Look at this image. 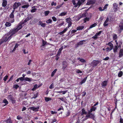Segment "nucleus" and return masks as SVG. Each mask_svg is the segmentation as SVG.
<instances>
[{
    "mask_svg": "<svg viewBox=\"0 0 123 123\" xmlns=\"http://www.w3.org/2000/svg\"><path fill=\"white\" fill-rule=\"evenodd\" d=\"M91 112L88 111L87 114L86 115L84 121L86 120L88 118L94 119L95 116L94 114L91 113Z\"/></svg>",
    "mask_w": 123,
    "mask_h": 123,
    "instance_id": "f257e3e1",
    "label": "nucleus"
},
{
    "mask_svg": "<svg viewBox=\"0 0 123 123\" xmlns=\"http://www.w3.org/2000/svg\"><path fill=\"white\" fill-rule=\"evenodd\" d=\"M18 31L15 28L10 30L8 34L9 35H10V36L8 37V38L9 39V38H11L12 36L17 33Z\"/></svg>",
    "mask_w": 123,
    "mask_h": 123,
    "instance_id": "f03ea898",
    "label": "nucleus"
},
{
    "mask_svg": "<svg viewBox=\"0 0 123 123\" xmlns=\"http://www.w3.org/2000/svg\"><path fill=\"white\" fill-rule=\"evenodd\" d=\"M106 44L108 45L109 47H108L107 48L105 49V50L107 51H110L113 48V45L111 42H109L108 43H106Z\"/></svg>",
    "mask_w": 123,
    "mask_h": 123,
    "instance_id": "7ed1b4c3",
    "label": "nucleus"
},
{
    "mask_svg": "<svg viewBox=\"0 0 123 123\" xmlns=\"http://www.w3.org/2000/svg\"><path fill=\"white\" fill-rule=\"evenodd\" d=\"M15 11L14 10L12 12L10 16V18L9 19V21L11 23L13 22L14 21V15L13 13Z\"/></svg>",
    "mask_w": 123,
    "mask_h": 123,
    "instance_id": "20e7f679",
    "label": "nucleus"
},
{
    "mask_svg": "<svg viewBox=\"0 0 123 123\" xmlns=\"http://www.w3.org/2000/svg\"><path fill=\"white\" fill-rule=\"evenodd\" d=\"M23 24H24L22 23L21 21L18 24L16 28H15L18 31L22 28L23 26L22 25Z\"/></svg>",
    "mask_w": 123,
    "mask_h": 123,
    "instance_id": "39448f33",
    "label": "nucleus"
},
{
    "mask_svg": "<svg viewBox=\"0 0 123 123\" xmlns=\"http://www.w3.org/2000/svg\"><path fill=\"white\" fill-rule=\"evenodd\" d=\"M117 29L118 31V32L120 33L123 30V25H120L118 26L117 27Z\"/></svg>",
    "mask_w": 123,
    "mask_h": 123,
    "instance_id": "423d86ee",
    "label": "nucleus"
},
{
    "mask_svg": "<svg viewBox=\"0 0 123 123\" xmlns=\"http://www.w3.org/2000/svg\"><path fill=\"white\" fill-rule=\"evenodd\" d=\"M66 20V22L68 24V27H70L72 24V20L71 18H67Z\"/></svg>",
    "mask_w": 123,
    "mask_h": 123,
    "instance_id": "0eeeda50",
    "label": "nucleus"
},
{
    "mask_svg": "<svg viewBox=\"0 0 123 123\" xmlns=\"http://www.w3.org/2000/svg\"><path fill=\"white\" fill-rule=\"evenodd\" d=\"M21 4L20 2H15L13 6V10H15Z\"/></svg>",
    "mask_w": 123,
    "mask_h": 123,
    "instance_id": "6e6552de",
    "label": "nucleus"
},
{
    "mask_svg": "<svg viewBox=\"0 0 123 123\" xmlns=\"http://www.w3.org/2000/svg\"><path fill=\"white\" fill-rule=\"evenodd\" d=\"M113 9L115 12L117 11L118 9V5L116 3L113 4Z\"/></svg>",
    "mask_w": 123,
    "mask_h": 123,
    "instance_id": "1a4fd4ad",
    "label": "nucleus"
},
{
    "mask_svg": "<svg viewBox=\"0 0 123 123\" xmlns=\"http://www.w3.org/2000/svg\"><path fill=\"white\" fill-rule=\"evenodd\" d=\"M110 21V20H109L108 17H107L103 24L104 26H107Z\"/></svg>",
    "mask_w": 123,
    "mask_h": 123,
    "instance_id": "9d476101",
    "label": "nucleus"
},
{
    "mask_svg": "<svg viewBox=\"0 0 123 123\" xmlns=\"http://www.w3.org/2000/svg\"><path fill=\"white\" fill-rule=\"evenodd\" d=\"M95 1L94 0H88L86 4L87 5H89L94 3Z\"/></svg>",
    "mask_w": 123,
    "mask_h": 123,
    "instance_id": "9b49d317",
    "label": "nucleus"
},
{
    "mask_svg": "<svg viewBox=\"0 0 123 123\" xmlns=\"http://www.w3.org/2000/svg\"><path fill=\"white\" fill-rule=\"evenodd\" d=\"M31 110H32L33 111H38L39 107H31L29 108Z\"/></svg>",
    "mask_w": 123,
    "mask_h": 123,
    "instance_id": "f8f14e48",
    "label": "nucleus"
},
{
    "mask_svg": "<svg viewBox=\"0 0 123 123\" xmlns=\"http://www.w3.org/2000/svg\"><path fill=\"white\" fill-rule=\"evenodd\" d=\"M86 40H83L80 41L79 42L77 43V45L78 46V47L80 45L83 44H84L85 42H86Z\"/></svg>",
    "mask_w": 123,
    "mask_h": 123,
    "instance_id": "ddd939ff",
    "label": "nucleus"
},
{
    "mask_svg": "<svg viewBox=\"0 0 123 123\" xmlns=\"http://www.w3.org/2000/svg\"><path fill=\"white\" fill-rule=\"evenodd\" d=\"M99 63V61H98L94 60L92 62L93 65L95 66H96Z\"/></svg>",
    "mask_w": 123,
    "mask_h": 123,
    "instance_id": "4468645a",
    "label": "nucleus"
},
{
    "mask_svg": "<svg viewBox=\"0 0 123 123\" xmlns=\"http://www.w3.org/2000/svg\"><path fill=\"white\" fill-rule=\"evenodd\" d=\"M11 39V38H9V39L8 38V37L7 38L6 37H3L1 40V41L2 43H3L4 42H6L8 40H10Z\"/></svg>",
    "mask_w": 123,
    "mask_h": 123,
    "instance_id": "2eb2a0df",
    "label": "nucleus"
},
{
    "mask_svg": "<svg viewBox=\"0 0 123 123\" xmlns=\"http://www.w3.org/2000/svg\"><path fill=\"white\" fill-rule=\"evenodd\" d=\"M63 66L62 69L64 70L67 66V65L66 62L65 61L63 62H62Z\"/></svg>",
    "mask_w": 123,
    "mask_h": 123,
    "instance_id": "dca6fc26",
    "label": "nucleus"
},
{
    "mask_svg": "<svg viewBox=\"0 0 123 123\" xmlns=\"http://www.w3.org/2000/svg\"><path fill=\"white\" fill-rule=\"evenodd\" d=\"M72 2L73 3L74 5V7H77L78 6H79V4H78V2L76 3L75 2V0H72Z\"/></svg>",
    "mask_w": 123,
    "mask_h": 123,
    "instance_id": "f3484780",
    "label": "nucleus"
},
{
    "mask_svg": "<svg viewBox=\"0 0 123 123\" xmlns=\"http://www.w3.org/2000/svg\"><path fill=\"white\" fill-rule=\"evenodd\" d=\"M63 49V47H62L58 50L57 56H60Z\"/></svg>",
    "mask_w": 123,
    "mask_h": 123,
    "instance_id": "a211bd4d",
    "label": "nucleus"
},
{
    "mask_svg": "<svg viewBox=\"0 0 123 123\" xmlns=\"http://www.w3.org/2000/svg\"><path fill=\"white\" fill-rule=\"evenodd\" d=\"M107 81H103L101 83V85L103 87H105L107 85Z\"/></svg>",
    "mask_w": 123,
    "mask_h": 123,
    "instance_id": "6ab92c4d",
    "label": "nucleus"
},
{
    "mask_svg": "<svg viewBox=\"0 0 123 123\" xmlns=\"http://www.w3.org/2000/svg\"><path fill=\"white\" fill-rule=\"evenodd\" d=\"M85 1V0H79L78 1V4L79 6H80L81 5L83 4Z\"/></svg>",
    "mask_w": 123,
    "mask_h": 123,
    "instance_id": "aec40b11",
    "label": "nucleus"
},
{
    "mask_svg": "<svg viewBox=\"0 0 123 123\" xmlns=\"http://www.w3.org/2000/svg\"><path fill=\"white\" fill-rule=\"evenodd\" d=\"M25 81L30 82L32 80L31 78H29L27 77H26L25 78Z\"/></svg>",
    "mask_w": 123,
    "mask_h": 123,
    "instance_id": "412c9836",
    "label": "nucleus"
},
{
    "mask_svg": "<svg viewBox=\"0 0 123 123\" xmlns=\"http://www.w3.org/2000/svg\"><path fill=\"white\" fill-rule=\"evenodd\" d=\"M82 114L81 115L82 116L83 114H86L87 112L85 111V110L84 108H83L82 110Z\"/></svg>",
    "mask_w": 123,
    "mask_h": 123,
    "instance_id": "4be33fe9",
    "label": "nucleus"
},
{
    "mask_svg": "<svg viewBox=\"0 0 123 123\" xmlns=\"http://www.w3.org/2000/svg\"><path fill=\"white\" fill-rule=\"evenodd\" d=\"M8 98H9L10 99V100L11 101L12 103H15V100L13 99V98L11 96H8Z\"/></svg>",
    "mask_w": 123,
    "mask_h": 123,
    "instance_id": "5701e85b",
    "label": "nucleus"
},
{
    "mask_svg": "<svg viewBox=\"0 0 123 123\" xmlns=\"http://www.w3.org/2000/svg\"><path fill=\"white\" fill-rule=\"evenodd\" d=\"M123 55V50L121 49L119 51V57H120Z\"/></svg>",
    "mask_w": 123,
    "mask_h": 123,
    "instance_id": "b1692460",
    "label": "nucleus"
},
{
    "mask_svg": "<svg viewBox=\"0 0 123 123\" xmlns=\"http://www.w3.org/2000/svg\"><path fill=\"white\" fill-rule=\"evenodd\" d=\"M7 1L6 0H3L2 6L3 7L6 6L7 5Z\"/></svg>",
    "mask_w": 123,
    "mask_h": 123,
    "instance_id": "393cba45",
    "label": "nucleus"
},
{
    "mask_svg": "<svg viewBox=\"0 0 123 123\" xmlns=\"http://www.w3.org/2000/svg\"><path fill=\"white\" fill-rule=\"evenodd\" d=\"M35 6H33L32 7V9L31 11V12L33 13L36 12V10H37V9L36 8H35Z\"/></svg>",
    "mask_w": 123,
    "mask_h": 123,
    "instance_id": "a878e982",
    "label": "nucleus"
},
{
    "mask_svg": "<svg viewBox=\"0 0 123 123\" xmlns=\"http://www.w3.org/2000/svg\"><path fill=\"white\" fill-rule=\"evenodd\" d=\"M96 109V107H92L91 108L90 110L88 111H89V112H92V111H95Z\"/></svg>",
    "mask_w": 123,
    "mask_h": 123,
    "instance_id": "bb28decb",
    "label": "nucleus"
},
{
    "mask_svg": "<svg viewBox=\"0 0 123 123\" xmlns=\"http://www.w3.org/2000/svg\"><path fill=\"white\" fill-rule=\"evenodd\" d=\"M29 4L28 3H26V5H24L22 7V8H27L29 6Z\"/></svg>",
    "mask_w": 123,
    "mask_h": 123,
    "instance_id": "cd10ccee",
    "label": "nucleus"
},
{
    "mask_svg": "<svg viewBox=\"0 0 123 123\" xmlns=\"http://www.w3.org/2000/svg\"><path fill=\"white\" fill-rule=\"evenodd\" d=\"M84 28L83 26H79L77 27L76 29L77 30H82Z\"/></svg>",
    "mask_w": 123,
    "mask_h": 123,
    "instance_id": "c85d7f7f",
    "label": "nucleus"
},
{
    "mask_svg": "<svg viewBox=\"0 0 123 123\" xmlns=\"http://www.w3.org/2000/svg\"><path fill=\"white\" fill-rule=\"evenodd\" d=\"M97 25V24L96 23H94L93 24L91 25L89 28V29L92 28L93 27H95L96 25Z\"/></svg>",
    "mask_w": 123,
    "mask_h": 123,
    "instance_id": "c756f323",
    "label": "nucleus"
},
{
    "mask_svg": "<svg viewBox=\"0 0 123 123\" xmlns=\"http://www.w3.org/2000/svg\"><path fill=\"white\" fill-rule=\"evenodd\" d=\"M118 49V47L117 46H115L114 48H113V51L114 53L116 52H117V50Z\"/></svg>",
    "mask_w": 123,
    "mask_h": 123,
    "instance_id": "7c9ffc66",
    "label": "nucleus"
},
{
    "mask_svg": "<svg viewBox=\"0 0 123 123\" xmlns=\"http://www.w3.org/2000/svg\"><path fill=\"white\" fill-rule=\"evenodd\" d=\"M57 69H55L52 73L51 74V77L53 76L54 75V74L56 73L57 71Z\"/></svg>",
    "mask_w": 123,
    "mask_h": 123,
    "instance_id": "2f4dec72",
    "label": "nucleus"
},
{
    "mask_svg": "<svg viewBox=\"0 0 123 123\" xmlns=\"http://www.w3.org/2000/svg\"><path fill=\"white\" fill-rule=\"evenodd\" d=\"M86 80V78H85L83 80H82L79 83L80 85H81L84 83Z\"/></svg>",
    "mask_w": 123,
    "mask_h": 123,
    "instance_id": "473e14b6",
    "label": "nucleus"
},
{
    "mask_svg": "<svg viewBox=\"0 0 123 123\" xmlns=\"http://www.w3.org/2000/svg\"><path fill=\"white\" fill-rule=\"evenodd\" d=\"M7 123H12V122L11 120V118H9L6 121Z\"/></svg>",
    "mask_w": 123,
    "mask_h": 123,
    "instance_id": "72a5a7b5",
    "label": "nucleus"
},
{
    "mask_svg": "<svg viewBox=\"0 0 123 123\" xmlns=\"http://www.w3.org/2000/svg\"><path fill=\"white\" fill-rule=\"evenodd\" d=\"M6 27H9L11 26V24L10 23L8 22H6L5 24Z\"/></svg>",
    "mask_w": 123,
    "mask_h": 123,
    "instance_id": "f704fd0d",
    "label": "nucleus"
},
{
    "mask_svg": "<svg viewBox=\"0 0 123 123\" xmlns=\"http://www.w3.org/2000/svg\"><path fill=\"white\" fill-rule=\"evenodd\" d=\"M37 86H38L37 85H35L34 86L33 88L31 90L32 91H34L35 90L37 87Z\"/></svg>",
    "mask_w": 123,
    "mask_h": 123,
    "instance_id": "c9c22d12",
    "label": "nucleus"
},
{
    "mask_svg": "<svg viewBox=\"0 0 123 123\" xmlns=\"http://www.w3.org/2000/svg\"><path fill=\"white\" fill-rule=\"evenodd\" d=\"M123 73L122 71H120L118 74V76L119 77H121L123 75Z\"/></svg>",
    "mask_w": 123,
    "mask_h": 123,
    "instance_id": "e433bc0d",
    "label": "nucleus"
},
{
    "mask_svg": "<svg viewBox=\"0 0 123 123\" xmlns=\"http://www.w3.org/2000/svg\"><path fill=\"white\" fill-rule=\"evenodd\" d=\"M51 99L50 98H48L47 97H45V101L46 102L48 101H49Z\"/></svg>",
    "mask_w": 123,
    "mask_h": 123,
    "instance_id": "4c0bfd02",
    "label": "nucleus"
},
{
    "mask_svg": "<svg viewBox=\"0 0 123 123\" xmlns=\"http://www.w3.org/2000/svg\"><path fill=\"white\" fill-rule=\"evenodd\" d=\"M28 21L29 20H28L26 18L25 20H22L21 21L22 22V23H23V24H24Z\"/></svg>",
    "mask_w": 123,
    "mask_h": 123,
    "instance_id": "58836bf2",
    "label": "nucleus"
},
{
    "mask_svg": "<svg viewBox=\"0 0 123 123\" xmlns=\"http://www.w3.org/2000/svg\"><path fill=\"white\" fill-rule=\"evenodd\" d=\"M80 17H79V19H80L82 17H85V13H83L82 14V15H80Z\"/></svg>",
    "mask_w": 123,
    "mask_h": 123,
    "instance_id": "ea45409f",
    "label": "nucleus"
},
{
    "mask_svg": "<svg viewBox=\"0 0 123 123\" xmlns=\"http://www.w3.org/2000/svg\"><path fill=\"white\" fill-rule=\"evenodd\" d=\"M113 40L116 39L117 38V35L116 34H114L113 35Z\"/></svg>",
    "mask_w": 123,
    "mask_h": 123,
    "instance_id": "a19ab883",
    "label": "nucleus"
},
{
    "mask_svg": "<svg viewBox=\"0 0 123 123\" xmlns=\"http://www.w3.org/2000/svg\"><path fill=\"white\" fill-rule=\"evenodd\" d=\"M52 22V20L50 19H49L46 21V22L47 23H51Z\"/></svg>",
    "mask_w": 123,
    "mask_h": 123,
    "instance_id": "79ce46f5",
    "label": "nucleus"
},
{
    "mask_svg": "<svg viewBox=\"0 0 123 123\" xmlns=\"http://www.w3.org/2000/svg\"><path fill=\"white\" fill-rule=\"evenodd\" d=\"M66 13L67 12H62L61 14H60V15L61 16H64L66 14Z\"/></svg>",
    "mask_w": 123,
    "mask_h": 123,
    "instance_id": "37998d69",
    "label": "nucleus"
},
{
    "mask_svg": "<svg viewBox=\"0 0 123 123\" xmlns=\"http://www.w3.org/2000/svg\"><path fill=\"white\" fill-rule=\"evenodd\" d=\"M42 46H44L46 44V42L44 40H42Z\"/></svg>",
    "mask_w": 123,
    "mask_h": 123,
    "instance_id": "c03bdc74",
    "label": "nucleus"
},
{
    "mask_svg": "<svg viewBox=\"0 0 123 123\" xmlns=\"http://www.w3.org/2000/svg\"><path fill=\"white\" fill-rule=\"evenodd\" d=\"M49 12V11H45L44 13V14L45 16H47L48 15Z\"/></svg>",
    "mask_w": 123,
    "mask_h": 123,
    "instance_id": "a18cd8bd",
    "label": "nucleus"
},
{
    "mask_svg": "<svg viewBox=\"0 0 123 123\" xmlns=\"http://www.w3.org/2000/svg\"><path fill=\"white\" fill-rule=\"evenodd\" d=\"M3 102L6 104L5 105L8 104V102L7 101V100L6 99H4L3 100Z\"/></svg>",
    "mask_w": 123,
    "mask_h": 123,
    "instance_id": "49530a36",
    "label": "nucleus"
},
{
    "mask_svg": "<svg viewBox=\"0 0 123 123\" xmlns=\"http://www.w3.org/2000/svg\"><path fill=\"white\" fill-rule=\"evenodd\" d=\"M80 61L81 62L83 63L86 62V61L85 60L82 58L80 59Z\"/></svg>",
    "mask_w": 123,
    "mask_h": 123,
    "instance_id": "de8ad7c7",
    "label": "nucleus"
},
{
    "mask_svg": "<svg viewBox=\"0 0 123 123\" xmlns=\"http://www.w3.org/2000/svg\"><path fill=\"white\" fill-rule=\"evenodd\" d=\"M89 20V18H86L84 19V22L86 23L87 21H88Z\"/></svg>",
    "mask_w": 123,
    "mask_h": 123,
    "instance_id": "09e8293b",
    "label": "nucleus"
},
{
    "mask_svg": "<svg viewBox=\"0 0 123 123\" xmlns=\"http://www.w3.org/2000/svg\"><path fill=\"white\" fill-rule=\"evenodd\" d=\"M92 38L96 40L98 38V37L97 36L95 35L94 36L92 37Z\"/></svg>",
    "mask_w": 123,
    "mask_h": 123,
    "instance_id": "8fccbe9b",
    "label": "nucleus"
},
{
    "mask_svg": "<svg viewBox=\"0 0 123 123\" xmlns=\"http://www.w3.org/2000/svg\"><path fill=\"white\" fill-rule=\"evenodd\" d=\"M69 27H68H68H67L66 28H65L64 30L62 31V32L63 33H65L66 31L68 30V29Z\"/></svg>",
    "mask_w": 123,
    "mask_h": 123,
    "instance_id": "3c124183",
    "label": "nucleus"
},
{
    "mask_svg": "<svg viewBox=\"0 0 123 123\" xmlns=\"http://www.w3.org/2000/svg\"><path fill=\"white\" fill-rule=\"evenodd\" d=\"M102 32V31H100L98 33H96L95 35L98 37V36L99 35L101 34Z\"/></svg>",
    "mask_w": 123,
    "mask_h": 123,
    "instance_id": "603ef678",
    "label": "nucleus"
},
{
    "mask_svg": "<svg viewBox=\"0 0 123 123\" xmlns=\"http://www.w3.org/2000/svg\"><path fill=\"white\" fill-rule=\"evenodd\" d=\"M108 6V4H106V5H105L103 7V10H105V9H106L107 8V7Z\"/></svg>",
    "mask_w": 123,
    "mask_h": 123,
    "instance_id": "864d4df0",
    "label": "nucleus"
},
{
    "mask_svg": "<svg viewBox=\"0 0 123 123\" xmlns=\"http://www.w3.org/2000/svg\"><path fill=\"white\" fill-rule=\"evenodd\" d=\"M19 87V86L18 85H14V87L16 89Z\"/></svg>",
    "mask_w": 123,
    "mask_h": 123,
    "instance_id": "5fc2aeb1",
    "label": "nucleus"
},
{
    "mask_svg": "<svg viewBox=\"0 0 123 123\" xmlns=\"http://www.w3.org/2000/svg\"><path fill=\"white\" fill-rule=\"evenodd\" d=\"M25 78H23L22 77H21L20 78H19V79L20 80L22 81H23L24 80H25Z\"/></svg>",
    "mask_w": 123,
    "mask_h": 123,
    "instance_id": "6e6d98bb",
    "label": "nucleus"
},
{
    "mask_svg": "<svg viewBox=\"0 0 123 123\" xmlns=\"http://www.w3.org/2000/svg\"><path fill=\"white\" fill-rule=\"evenodd\" d=\"M8 77V76L7 75H6L4 78L3 80L5 81H6Z\"/></svg>",
    "mask_w": 123,
    "mask_h": 123,
    "instance_id": "4d7b16f0",
    "label": "nucleus"
},
{
    "mask_svg": "<svg viewBox=\"0 0 123 123\" xmlns=\"http://www.w3.org/2000/svg\"><path fill=\"white\" fill-rule=\"evenodd\" d=\"M22 117H21L19 115L17 117V119L18 120L21 119H22Z\"/></svg>",
    "mask_w": 123,
    "mask_h": 123,
    "instance_id": "13d9d810",
    "label": "nucleus"
},
{
    "mask_svg": "<svg viewBox=\"0 0 123 123\" xmlns=\"http://www.w3.org/2000/svg\"><path fill=\"white\" fill-rule=\"evenodd\" d=\"M52 18L54 21H56V19L55 17H52Z\"/></svg>",
    "mask_w": 123,
    "mask_h": 123,
    "instance_id": "bf43d9fd",
    "label": "nucleus"
},
{
    "mask_svg": "<svg viewBox=\"0 0 123 123\" xmlns=\"http://www.w3.org/2000/svg\"><path fill=\"white\" fill-rule=\"evenodd\" d=\"M64 24V22H62V23H60V24H59L58 25V26L60 27V26L63 25Z\"/></svg>",
    "mask_w": 123,
    "mask_h": 123,
    "instance_id": "052dcab7",
    "label": "nucleus"
},
{
    "mask_svg": "<svg viewBox=\"0 0 123 123\" xmlns=\"http://www.w3.org/2000/svg\"><path fill=\"white\" fill-rule=\"evenodd\" d=\"M32 18V17L31 16H29L27 18V19L28 20L31 19Z\"/></svg>",
    "mask_w": 123,
    "mask_h": 123,
    "instance_id": "680f3d73",
    "label": "nucleus"
},
{
    "mask_svg": "<svg viewBox=\"0 0 123 123\" xmlns=\"http://www.w3.org/2000/svg\"><path fill=\"white\" fill-rule=\"evenodd\" d=\"M46 25V24L45 23H42L41 24V26L43 27H45Z\"/></svg>",
    "mask_w": 123,
    "mask_h": 123,
    "instance_id": "e2e57ef3",
    "label": "nucleus"
},
{
    "mask_svg": "<svg viewBox=\"0 0 123 123\" xmlns=\"http://www.w3.org/2000/svg\"><path fill=\"white\" fill-rule=\"evenodd\" d=\"M56 5V3H54L53 1L52 2L51 4V5L52 6L54 5L55 6Z\"/></svg>",
    "mask_w": 123,
    "mask_h": 123,
    "instance_id": "0e129e2a",
    "label": "nucleus"
},
{
    "mask_svg": "<svg viewBox=\"0 0 123 123\" xmlns=\"http://www.w3.org/2000/svg\"><path fill=\"white\" fill-rule=\"evenodd\" d=\"M54 87V85L52 84H51L49 86V88L50 89H52Z\"/></svg>",
    "mask_w": 123,
    "mask_h": 123,
    "instance_id": "69168bd1",
    "label": "nucleus"
},
{
    "mask_svg": "<svg viewBox=\"0 0 123 123\" xmlns=\"http://www.w3.org/2000/svg\"><path fill=\"white\" fill-rule=\"evenodd\" d=\"M51 113L52 114H56L57 112H55L53 111H51Z\"/></svg>",
    "mask_w": 123,
    "mask_h": 123,
    "instance_id": "338daca9",
    "label": "nucleus"
},
{
    "mask_svg": "<svg viewBox=\"0 0 123 123\" xmlns=\"http://www.w3.org/2000/svg\"><path fill=\"white\" fill-rule=\"evenodd\" d=\"M104 19V17H101L99 18V20L100 21Z\"/></svg>",
    "mask_w": 123,
    "mask_h": 123,
    "instance_id": "774afa93",
    "label": "nucleus"
}]
</instances>
